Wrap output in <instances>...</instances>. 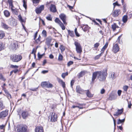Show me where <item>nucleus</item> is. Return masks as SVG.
I'll use <instances>...</instances> for the list:
<instances>
[{
	"instance_id": "f257e3e1",
	"label": "nucleus",
	"mask_w": 132,
	"mask_h": 132,
	"mask_svg": "<svg viewBox=\"0 0 132 132\" xmlns=\"http://www.w3.org/2000/svg\"><path fill=\"white\" fill-rule=\"evenodd\" d=\"M107 70L97 71L93 73L91 84L94 83L97 77L100 81H103L105 80L107 76Z\"/></svg>"
},
{
	"instance_id": "f03ea898",
	"label": "nucleus",
	"mask_w": 132,
	"mask_h": 132,
	"mask_svg": "<svg viewBox=\"0 0 132 132\" xmlns=\"http://www.w3.org/2000/svg\"><path fill=\"white\" fill-rule=\"evenodd\" d=\"M74 44L76 46V50L77 53H81L82 52V48L80 43L77 41H75Z\"/></svg>"
},
{
	"instance_id": "7ed1b4c3",
	"label": "nucleus",
	"mask_w": 132,
	"mask_h": 132,
	"mask_svg": "<svg viewBox=\"0 0 132 132\" xmlns=\"http://www.w3.org/2000/svg\"><path fill=\"white\" fill-rule=\"evenodd\" d=\"M17 132H27V127L26 125L19 126L18 128Z\"/></svg>"
},
{
	"instance_id": "20e7f679",
	"label": "nucleus",
	"mask_w": 132,
	"mask_h": 132,
	"mask_svg": "<svg viewBox=\"0 0 132 132\" xmlns=\"http://www.w3.org/2000/svg\"><path fill=\"white\" fill-rule=\"evenodd\" d=\"M11 59L13 62H18L20 61L22 59V57L20 55H13Z\"/></svg>"
},
{
	"instance_id": "39448f33",
	"label": "nucleus",
	"mask_w": 132,
	"mask_h": 132,
	"mask_svg": "<svg viewBox=\"0 0 132 132\" xmlns=\"http://www.w3.org/2000/svg\"><path fill=\"white\" fill-rule=\"evenodd\" d=\"M8 110H7L2 111L0 113V119H4L8 115Z\"/></svg>"
},
{
	"instance_id": "423d86ee",
	"label": "nucleus",
	"mask_w": 132,
	"mask_h": 132,
	"mask_svg": "<svg viewBox=\"0 0 132 132\" xmlns=\"http://www.w3.org/2000/svg\"><path fill=\"white\" fill-rule=\"evenodd\" d=\"M55 21L56 23L59 24V26H60L63 30H64L65 29V26L62 23L60 20L59 18H56Z\"/></svg>"
},
{
	"instance_id": "0eeeda50",
	"label": "nucleus",
	"mask_w": 132,
	"mask_h": 132,
	"mask_svg": "<svg viewBox=\"0 0 132 132\" xmlns=\"http://www.w3.org/2000/svg\"><path fill=\"white\" fill-rule=\"evenodd\" d=\"M120 48L119 46L117 44L113 45L112 47V51L114 53H116L119 50Z\"/></svg>"
},
{
	"instance_id": "6e6552de",
	"label": "nucleus",
	"mask_w": 132,
	"mask_h": 132,
	"mask_svg": "<svg viewBox=\"0 0 132 132\" xmlns=\"http://www.w3.org/2000/svg\"><path fill=\"white\" fill-rule=\"evenodd\" d=\"M59 17L60 19L62 20L64 24L65 25L67 24L66 22V16L64 14H61L59 15Z\"/></svg>"
},
{
	"instance_id": "1a4fd4ad",
	"label": "nucleus",
	"mask_w": 132,
	"mask_h": 132,
	"mask_svg": "<svg viewBox=\"0 0 132 132\" xmlns=\"http://www.w3.org/2000/svg\"><path fill=\"white\" fill-rule=\"evenodd\" d=\"M44 5H41L39 8L36 9L35 10L36 13L37 14L40 13L42 11L44 10Z\"/></svg>"
},
{
	"instance_id": "9d476101",
	"label": "nucleus",
	"mask_w": 132,
	"mask_h": 132,
	"mask_svg": "<svg viewBox=\"0 0 132 132\" xmlns=\"http://www.w3.org/2000/svg\"><path fill=\"white\" fill-rule=\"evenodd\" d=\"M57 115L55 113L53 112L51 117V120L52 122H55L57 121Z\"/></svg>"
},
{
	"instance_id": "9b49d317",
	"label": "nucleus",
	"mask_w": 132,
	"mask_h": 132,
	"mask_svg": "<svg viewBox=\"0 0 132 132\" xmlns=\"http://www.w3.org/2000/svg\"><path fill=\"white\" fill-rule=\"evenodd\" d=\"M50 11L53 13L56 12L57 10L55 6L53 4H51L50 7Z\"/></svg>"
},
{
	"instance_id": "f8f14e48",
	"label": "nucleus",
	"mask_w": 132,
	"mask_h": 132,
	"mask_svg": "<svg viewBox=\"0 0 132 132\" xmlns=\"http://www.w3.org/2000/svg\"><path fill=\"white\" fill-rule=\"evenodd\" d=\"M29 115L28 112L26 110H23L22 111L21 115L22 117L24 119H26Z\"/></svg>"
},
{
	"instance_id": "ddd939ff",
	"label": "nucleus",
	"mask_w": 132,
	"mask_h": 132,
	"mask_svg": "<svg viewBox=\"0 0 132 132\" xmlns=\"http://www.w3.org/2000/svg\"><path fill=\"white\" fill-rule=\"evenodd\" d=\"M117 95L111 94L109 95V99L111 101L117 99Z\"/></svg>"
},
{
	"instance_id": "4468645a",
	"label": "nucleus",
	"mask_w": 132,
	"mask_h": 132,
	"mask_svg": "<svg viewBox=\"0 0 132 132\" xmlns=\"http://www.w3.org/2000/svg\"><path fill=\"white\" fill-rule=\"evenodd\" d=\"M123 108L121 109H118L117 111L115 113L113 114V116H116L120 115L122 114L123 112Z\"/></svg>"
},
{
	"instance_id": "2eb2a0df",
	"label": "nucleus",
	"mask_w": 132,
	"mask_h": 132,
	"mask_svg": "<svg viewBox=\"0 0 132 132\" xmlns=\"http://www.w3.org/2000/svg\"><path fill=\"white\" fill-rule=\"evenodd\" d=\"M35 132H44L43 127L39 126H37L35 129Z\"/></svg>"
},
{
	"instance_id": "dca6fc26",
	"label": "nucleus",
	"mask_w": 132,
	"mask_h": 132,
	"mask_svg": "<svg viewBox=\"0 0 132 132\" xmlns=\"http://www.w3.org/2000/svg\"><path fill=\"white\" fill-rule=\"evenodd\" d=\"M76 89L77 92L80 94H83L84 92V90L82 89L79 86H77Z\"/></svg>"
},
{
	"instance_id": "f3484780",
	"label": "nucleus",
	"mask_w": 132,
	"mask_h": 132,
	"mask_svg": "<svg viewBox=\"0 0 132 132\" xmlns=\"http://www.w3.org/2000/svg\"><path fill=\"white\" fill-rule=\"evenodd\" d=\"M17 46V45L15 43H13L11 44L9 46V48L12 49L13 50H15L16 49V47Z\"/></svg>"
},
{
	"instance_id": "a211bd4d",
	"label": "nucleus",
	"mask_w": 132,
	"mask_h": 132,
	"mask_svg": "<svg viewBox=\"0 0 132 132\" xmlns=\"http://www.w3.org/2000/svg\"><path fill=\"white\" fill-rule=\"evenodd\" d=\"M52 38L51 37H48L46 39V43L47 45L49 46L51 42Z\"/></svg>"
},
{
	"instance_id": "6ab92c4d",
	"label": "nucleus",
	"mask_w": 132,
	"mask_h": 132,
	"mask_svg": "<svg viewBox=\"0 0 132 132\" xmlns=\"http://www.w3.org/2000/svg\"><path fill=\"white\" fill-rule=\"evenodd\" d=\"M120 11V10H114L112 13L113 16L114 17H116L118 16L119 14V12Z\"/></svg>"
},
{
	"instance_id": "aec40b11",
	"label": "nucleus",
	"mask_w": 132,
	"mask_h": 132,
	"mask_svg": "<svg viewBox=\"0 0 132 132\" xmlns=\"http://www.w3.org/2000/svg\"><path fill=\"white\" fill-rule=\"evenodd\" d=\"M1 26L2 28L5 29H7L9 28L8 26L6 25L4 22H2Z\"/></svg>"
},
{
	"instance_id": "412c9836",
	"label": "nucleus",
	"mask_w": 132,
	"mask_h": 132,
	"mask_svg": "<svg viewBox=\"0 0 132 132\" xmlns=\"http://www.w3.org/2000/svg\"><path fill=\"white\" fill-rule=\"evenodd\" d=\"M128 20V16L127 15H125L123 16L122 17V21L124 23H126Z\"/></svg>"
},
{
	"instance_id": "4be33fe9",
	"label": "nucleus",
	"mask_w": 132,
	"mask_h": 132,
	"mask_svg": "<svg viewBox=\"0 0 132 132\" xmlns=\"http://www.w3.org/2000/svg\"><path fill=\"white\" fill-rule=\"evenodd\" d=\"M116 76L114 72H112L111 73L110 78H111L112 80H114L116 78Z\"/></svg>"
},
{
	"instance_id": "5701e85b",
	"label": "nucleus",
	"mask_w": 132,
	"mask_h": 132,
	"mask_svg": "<svg viewBox=\"0 0 132 132\" xmlns=\"http://www.w3.org/2000/svg\"><path fill=\"white\" fill-rule=\"evenodd\" d=\"M112 28L113 31H114L116 28H118L119 27L117 25L116 23H114L111 26Z\"/></svg>"
},
{
	"instance_id": "b1692460",
	"label": "nucleus",
	"mask_w": 132,
	"mask_h": 132,
	"mask_svg": "<svg viewBox=\"0 0 132 132\" xmlns=\"http://www.w3.org/2000/svg\"><path fill=\"white\" fill-rule=\"evenodd\" d=\"M4 14L5 16L6 17H8L10 16V12L7 10H5L4 11Z\"/></svg>"
},
{
	"instance_id": "393cba45",
	"label": "nucleus",
	"mask_w": 132,
	"mask_h": 132,
	"mask_svg": "<svg viewBox=\"0 0 132 132\" xmlns=\"http://www.w3.org/2000/svg\"><path fill=\"white\" fill-rule=\"evenodd\" d=\"M5 108L2 101H0V110H3Z\"/></svg>"
},
{
	"instance_id": "a878e982",
	"label": "nucleus",
	"mask_w": 132,
	"mask_h": 132,
	"mask_svg": "<svg viewBox=\"0 0 132 132\" xmlns=\"http://www.w3.org/2000/svg\"><path fill=\"white\" fill-rule=\"evenodd\" d=\"M4 36V32L2 31H0V39H2Z\"/></svg>"
},
{
	"instance_id": "bb28decb",
	"label": "nucleus",
	"mask_w": 132,
	"mask_h": 132,
	"mask_svg": "<svg viewBox=\"0 0 132 132\" xmlns=\"http://www.w3.org/2000/svg\"><path fill=\"white\" fill-rule=\"evenodd\" d=\"M125 118L122 120L119 119L118 121L117 124L119 125L121 123L124 122H125Z\"/></svg>"
},
{
	"instance_id": "cd10ccee",
	"label": "nucleus",
	"mask_w": 132,
	"mask_h": 132,
	"mask_svg": "<svg viewBox=\"0 0 132 132\" xmlns=\"http://www.w3.org/2000/svg\"><path fill=\"white\" fill-rule=\"evenodd\" d=\"M68 32L70 36L72 37H73L74 36V33L73 31H71L69 30H68Z\"/></svg>"
},
{
	"instance_id": "c85d7f7f",
	"label": "nucleus",
	"mask_w": 132,
	"mask_h": 132,
	"mask_svg": "<svg viewBox=\"0 0 132 132\" xmlns=\"http://www.w3.org/2000/svg\"><path fill=\"white\" fill-rule=\"evenodd\" d=\"M87 96L89 97H92L93 96L91 94V93L89 92L88 90H87V92L86 93Z\"/></svg>"
},
{
	"instance_id": "c756f323",
	"label": "nucleus",
	"mask_w": 132,
	"mask_h": 132,
	"mask_svg": "<svg viewBox=\"0 0 132 132\" xmlns=\"http://www.w3.org/2000/svg\"><path fill=\"white\" fill-rule=\"evenodd\" d=\"M23 6L26 10L27 9V5L26 0H23Z\"/></svg>"
},
{
	"instance_id": "7c9ffc66",
	"label": "nucleus",
	"mask_w": 132,
	"mask_h": 132,
	"mask_svg": "<svg viewBox=\"0 0 132 132\" xmlns=\"http://www.w3.org/2000/svg\"><path fill=\"white\" fill-rule=\"evenodd\" d=\"M5 93L7 97L9 99V100L10 98H11V95L8 92H6Z\"/></svg>"
},
{
	"instance_id": "2f4dec72",
	"label": "nucleus",
	"mask_w": 132,
	"mask_h": 132,
	"mask_svg": "<svg viewBox=\"0 0 132 132\" xmlns=\"http://www.w3.org/2000/svg\"><path fill=\"white\" fill-rule=\"evenodd\" d=\"M18 17L19 18V20L20 21V22L22 23L24 22V20L22 19V17H21V15H19L18 16Z\"/></svg>"
},
{
	"instance_id": "473e14b6",
	"label": "nucleus",
	"mask_w": 132,
	"mask_h": 132,
	"mask_svg": "<svg viewBox=\"0 0 132 132\" xmlns=\"http://www.w3.org/2000/svg\"><path fill=\"white\" fill-rule=\"evenodd\" d=\"M103 54V52H101L99 55H96L95 57V60H97L99 59L100 57L102 55V54Z\"/></svg>"
},
{
	"instance_id": "72a5a7b5",
	"label": "nucleus",
	"mask_w": 132,
	"mask_h": 132,
	"mask_svg": "<svg viewBox=\"0 0 132 132\" xmlns=\"http://www.w3.org/2000/svg\"><path fill=\"white\" fill-rule=\"evenodd\" d=\"M0 79L4 81H5L6 80L1 73H0Z\"/></svg>"
},
{
	"instance_id": "f704fd0d",
	"label": "nucleus",
	"mask_w": 132,
	"mask_h": 132,
	"mask_svg": "<svg viewBox=\"0 0 132 132\" xmlns=\"http://www.w3.org/2000/svg\"><path fill=\"white\" fill-rule=\"evenodd\" d=\"M11 10L12 12L14 13L16 15H17L18 14V12L16 9H13V8H12L11 9Z\"/></svg>"
},
{
	"instance_id": "c9c22d12",
	"label": "nucleus",
	"mask_w": 132,
	"mask_h": 132,
	"mask_svg": "<svg viewBox=\"0 0 132 132\" xmlns=\"http://www.w3.org/2000/svg\"><path fill=\"white\" fill-rule=\"evenodd\" d=\"M89 29V27L88 25H86L83 29L82 28L84 31L85 32L87 31Z\"/></svg>"
},
{
	"instance_id": "e433bc0d",
	"label": "nucleus",
	"mask_w": 132,
	"mask_h": 132,
	"mask_svg": "<svg viewBox=\"0 0 132 132\" xmlns=\"http://www.w3.org/2000/svg\"><path fill=\"white\" fill-rule=\"evenodd\" d=\"M47 83L46 82H42L41 85V86L42 87H44L45 86H46H46L47 85Z\"/></svg>"
},
{
	"instance_id": "4c0bfd02",
	"label": "nucleus",
	"mask_w": 132,
	"mask_h": 132,
	"mask_svg": "<svg viewBox=\"0 0 132 132\" xmlns=\"http://www.w3.org/2000/svg\"><path fill=\"white\" fill-rule=\"evenodd\" d=\"M63 56L62 55L60 54H59L58 58V60L59 61H62L63 59Z\"/></svg>"
},
{
	"instance_id": "58836bf2",
	"label": "nucleus",
	"mask_w": 132,
	"mask_h": 132,
	"mask_svg": "<svg viewBox=\"0 0 132 132\" xmlns=\"http://www.w3.org/2000/svg\"><path fill=\"white\" fill-rule=\"evenodd\" d=\"M68 73L67 72L65 73H63L61 75L62 77L63 78H64L65 76L68 75Z\"/></svg>"
},
{
	"instance_id": "ea45409f",
	"label": "nucleus",
	"mask_w": 132,
	"mask_h": 132,
	"mask_svg": "<svg viewBox=\"0 0 132 132\" xmlns=\"http://www.w3.org/2000/svg\"><path fill=\"white\" fill-rule=\"evenodd\" d=\"M42 34L43 35V36L44 37H46L47 36V33L46 31L45 30H43L42 32Z\"/></svg>"
},
{
	"instance_id": "a19ab883",
	"label": "nucleus",
	"mask_w": 132,
	"mask_h": 132,
	"mask_svg": "<svg viewBox=\"0 0 132 132\" xmlns=\"http://www.w3.org/2000/svg\"><path fill=\"white\" fill-rule=\"evenodd\" d=\"M40 38H41V37L39 35L38 38L37 39V40H36V43H37V44H40L41 43L40 39Z\"/></svg>"
},
{
	"instance_id": "79ce46f5",
	"label": "nucleus",
	"mask_w": 132,
	"mask_h": 132,
	"mask_svg": "<svg viewBox=\"0 0 132 132\" xmlns=\"http://www.w3.org/2000/svg\"><path fill=\"white\" fill-rule=\"evenodd\" d=\"M128 88V86L125 85L123 86V88L124 91L126 92L127 91Z\"/></svg>"
},
{
	"instance_id": "37998d69",
	"label": "nucleus",
	"mask_w": 132,
	"mask_h": 132,
	"mask_svg": "<svg viewBox=\"0 0 132 132\" xmlns=\"http://www.w3.org/2000/svg\"><path fill=\"white\" fill-rule=\"evenodd\" d=\"M60 49L61 50V52L64 51L65 50V48L64 46L61 45L60 47Z\"/></svg>"
},
{
	"instance_id": "c03bdc74",
	"label": "nucleus",
	"mask_w": 132,
	"mask_h": 132,
	"mask_svg": "<svg viewBox=\"0 0 132 132\" xmlns=\"http://www.w3.org/2000/svg\"><path fill=\"white\" fill-rule=\"evenodd\" d=\"M4 45L2 42H0V51L3 49Z\"/></svg>"
},
{
	"instance_id": "a18cd8bd",
	"label": "nucleus",
	"mask_w": 132,
	"mask_h": 132,
	"mask_svg": "<svg viewBox=\"0 0 132 132\" xmlns=\"http://www.w3.org/2000/svg\"><path fill=\"white\" fill-rule=\"evenodd\" d=\"M99 45H100V43H96L94 44V47L95 48H97Z\"/></svg>"
},
{
	"instance_id": "49530a36",
	"label": "nucleus",
	"mask_w": 132,
	"mask_h": 132,
	"mask_svg": "<svg viewBox=\"0 0 132 132\" xmlns=\"http://www.w3.org/2000/svg\"><path fill=\"white\" fill-rule=\"evenodd\" d=\"M75 32L76 35L77 37H79L80 35L78 33V32L77 31V29L76 28L75 29Z\"/></svg>"
},
{
	"instance_id": "de8ad7c7",
	"label": "nucleus",
	"mask_w": 132,
	"mask_h": 132,
	"mask_svg": "<svg viewBox=\"0 0 132 132\" xmlns=\"http://www.w3.org/2000/svg\"><path fill=\"white\" fill-rule=\"evenodd\" d=\"M11 67L12 68L16 69L18 68V66L16 65H14L12 64L11 65Z\"/></svg>"
},
{
	"instance_id": "09e8293b",
	"label": "nucleus",
	"mask_w": 132,
	"mask_h": 132,
	"mask_svg": "<svg viewBox=\"0 0 132 132\" xmlns=\"http://www.w3.org/2000/svg\"><path fill=\"white\" fill-rule=\"evenodd\" d=\"M32 2L34 4H37L39 2L40 0H32Z\"/></svg>"
},
{
	"instance_id": "8fccbe9b",
	"label": "nucleus",
	"mask_w": 132,
	"mask_h": 132,
	"mask_svg": "<svg viewBox=\"0 0 132 132\" xmlns=\"http://www.w3.org/2000/svg\"><path fill=\"white\" fill-rule=\"evenodd\" d=\"M113 5L114 6V8L115 6L116 5L118 6H120V5L118 4L117 1H116L115 3H113Z\"/></svg>"
},
{
	"instance_id": "3c124183",
	"label": "nucleus",
	"mask_w": 132,
	"mask_h": 132,
	"mask_svg": "<svg viewBox=\"0 0 132 132\" xmlns=\"http://www.w3.org/2000/svg\"><path fill=\"white\" fill-rule=\"evenodd\" d=\"M73 63V62L72 61H70L68 62L67 65L68 67L70 66L71 65H72Z\"/></svg>"
},
{
	"instance_id": "603ef678",
	"label": "nucleus",
	"mask_w": 132,
	"mask_h": 132,
	"mask_svg": "<svg viewBox=\"0 0 132 132\" xmlns=\"http://www.w3.org/2000/svg\"><path fill=\"white\" fill-rule=\"evenodd\" d=\"M72 108H78L80 109H82L83 108V107H79V106L78 105H73L72 106Z\"/></svg>"
},
{
	"instance_id": "864d4df0",
	"label": "nucleus",
	"mask_w": 132,
	"mask_h": 132,
	"mask_svg": "<svg viewBox=\"0 0 132 132\" xmlns=\"http://www.w3.org/2000/svg\"><path fill=\"white\" fill-rule=\"evenodd\" d=\"M46 19L50 21H52V18L51 17V15H49L48 16H47L46 17Z\"/></svg>"
},
{
	"instance_id": "5fc2aeb1",
	"label": "nucleus",
	"mask_w": 132,
	"mask_h": 132,
	"mask_svg": "<svg viewBox=\"0 0 132 132\" xmlns=\"http://www.w3.org/2000/svg\"><path fill=\"white\" fill-rule=\"evenodd\" d=\"M53 85L52 84L50 83L48 84H47L46 87L47 88H51L53 87Z\"/></svg>"
},
{
	"instance_id": "6e6d98bb",
	"label": "nucleus",
	"mask_w": 132,
	"mask_h": 132,
	"mask_svg": "<svg viewBox=\"0 0 132 132\" xmlns=\"http://www.w3.org/2000/svg\"><path fill=\"white\" fill-rule=\"evenodd\" d=\"M105 90L104 89L102 88V89H101V90L100 93L101 94H103L105 93Z\"/></svg>"
},
{
	"instance_id": "4d7b16f0",
	"label": "nucleus",
	"mask_w": 132,
	"mask_h": 132,
	"mask_svg": "<svg viewBox=\"0 0 132 132\" xmlns=\"http://www.w3.org/2000/svg\"><path fill=\"white\" fill-rule=\"evenodd\" d=\"M75 82V81L74 80H72L71 81L70 83V85L71 86V87L72 88V86L73 84Z\"/></svg>"
},
{
	"instance_id": "13d9d810",
	"label": "nucleus",
	"mask_w": 132,
	"mask_h": 132,
	"mask_svg": "<svg viewBox=\"0 0 132 132\" xmlns=\"http://www.w3.org/2000/svg\"><path fill=\"white\" fill-rule=\"evenodd\" d=\"M108 42H106L104 46L103 47L105 49H106V48L108 46Z\"/></svg>"
},
{
	"instance_id": "bf43d9fd",
	"label": "nucleus",
	"mask_w": 132,
	"mask_h": 132,
	"mask_svg": "<svg viewBox=\"0 0 132 132\" xmlns=\"http://www.w3.org/2000/svg\"><path fill=\"white\" fill-rule=\"evenodd\" d=\"M122 91L121 90H119L118 91V94L119 96H120L121 94Z\"/></svg>"
},
{
	"instance_id": "052dcab7",
	"label": "nucleus",
	"mask_w": 132,
	"mask_h": 132,
	"mask_svg": "<svg viewBox=\"0 0 132 132\" xmlns=\"http://www.w3.org/2000/svg\"><path fill=\"white\" fill-rule=\"evenodd\" d=\"M57 81H58L59 82L60 84L63 81L62 79H61L59 78H57Z\"/></svg>"
},
{
	"instance_id": "680f3d73",
	"label": "nucleus",
	"mask_w": 132,
	"mask_h": 132,
	"mask_svg": "<svg viewBox=\"0 0 132 132\" xmlns=\"http://www.w3.org/2000/svg\"><path fill=\"white\" fill-rule=\"evenodd\" d=\"M57 81H58L59 82L60 84L63 81L62 79H61L59 78H57Z\"/></svg>"
},
{
	"instance_id": "e2e57ef3",
	"label": "nucleus",
	"mask_w": 132,
	"mask_h": 132,
	"mask_svg": "<svg viewBox=\"0 0 132 132\" xmlns=\"http://www.w3.org/2000/svg\"><path fill=\"white\" fill-rule=\"evenodd\" d=\"M57 81H58L59 82L60 84L63 81L62 79H61L59 78H57Z\"/></svg>"
},
{
	"instance_id": "0e129e2a",
	"label": "nucleus",
	"mask_w": 132,
	"mask_h": 132,
	"mask_svg": "<svg viewBox=\"0 0 132 132\" xmlns=\"http://www.w3.org/2000/svg\"><path fill=\"white\" fill-rule=\"evenodd\" d=\"M38 57L39 59L41 58L43 56V55L40 54L39 52L38 53Z\"/></svg>"
},
{
	"instance_id": "69168bd1",
	"label": "nucleus",
	"mask_w": 132,
	"mask_h": 132,
	"mask_svg": "<svg viewBox=\"0 0 132 132\" xmlns=\"http://www.w3.org/2000/svg\"><path fill=\"white\" fill-rule=\"evenodd\" d=\"M48 72V71L47 70H43L42 71V73L43 74H45L46 73H47Z\"/></svg>"
},
{
	"instance_id": "338daca9",
	"label": "nucleus",
	"mask_w": 132,
	"mask_h": 132,
	"mask_svg": "<svg viewBox=\"0 0 132 132\" xmlns=\"http://www.w3.org/2000/svg\"><path fill=\"white\" fill-rule=\"evenodd\" d=\"M37 34H38V31H36L35 34V36L34 37V40H35V39L37 37Z\"/></svg>"
},
{
	"instance_id": "774afa93",
	"label": "nucleus",
	"mask_w": 132,
	"mask_h": 132,
	"mask_svg": "<svg viewBox=\"0 0 132 132\" xmlns=\"http://www.w3.org/2000/svg\"><path fill=\"white\" fill-rule=\"evenodd\" d=\"M49 57L51 59H53L54 58V56L52 54H51L49 55Z\"/></svg>"
}]
</instances>
